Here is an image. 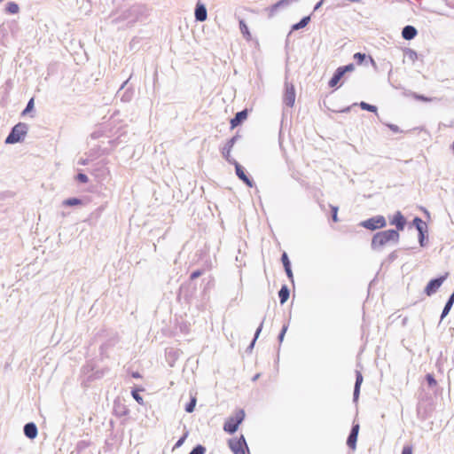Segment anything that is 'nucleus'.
I'll return each mask as SVG.
<instances>
[{
    "instance_id": "10",
    "label": "nucleus",
    "mask_w": 454,
    "mask_h": 454,
    "mask_svg": "<svg viewBox=\"0 0 454 454\" xmlns=\"http://www.w3.org/2000/svg\"><path fill=\"white\" fill-rule=\"evenodd\" d=\"M230 164L234 165L235 173L237 176L248 187L252 188L254 185V182L252 178H250L245 171V168L235 160L234 162H229Z\"/></svg>"
},
{
    "instance_id": "31",
    "label": "nucleus",
    "mask_w": 454,
    "mask_h": 454,
    "mask_svg": "<svg viewBox=\"0 0 454 454\" xmlns=\"http://www.w3.org/2000/svg\"><path fill=\"white\" fill-rule=\"evenodd\" d=\"M404 53L413 62L418 59V53L411 48L405 49Z\"/></svg>"
},
{
    "instance_id": "20",
    "label": "nucleus",
    "mask_w": 454,
    "mask_h": 454,
    "mask_svg": "<svg viewBox=\"0 0 454 454\" xmlns=\"http://www.w3.org/2000/svg\"><path fill=\"white\" fill-rule=\"evenodd\" d=\"M290 296V290L287 286L283 285L278 291V298L281 304H284L287 301Z\"/></svg>"
},
{
    "instance_id": "60",
    "label": "nucleus",
    "mask_w": 454,
    "mask_h": 454,
    "mask_svg": "<svg viewBox=\"0 0 454 454\" xmlns=\"http://www.w3.org/2000/svg\"><path fill=\"white\" fill-rule=\"evenodd\" d=\"M290 34H292V30L289 31V34H287V36H290Z\"/></svg>"
},
{
    "instance_id": "22",
    "label": "nucleus",
    "mask_w": 454,
    "mask_h": 454,
    "mask_svg": "<svg viewBox=\"0 0 454 454\" xmlns=\"http://www.w3.org/2000/svg\"><path fill=\"white\" fill-rule=\"evenodd\" d=\"M310 21V16L303 17L299 22L292 26V31L299 30L305 27Z\"/></svg>"
},
{
    "instance_id": "30",
    "label": "nucleus",
    "mask_w": 454,
    "mask_h": 454,
    "mask_svg": "<svg viewBox=\"0 0 454 454\" xmlns=\"http://www.w3.org/2000/svg\"><path fill=\"white\" fill-rule=\"evenodd\" d=\"M90 446V442L85 440H81L76 443L75 450L77 452H82Z\"/></svg>"
},
{
    "instance_id": "18",
    "label": "nucleus",
    "mask_w": 454,
    "mask_h": 454,
    "mask_svg": "<svg viewBox=\"0 0 454 454\" xmlns=\"http://www.w3.org/2000/svg\"><path fill=\"white\" fill-rule=\"evenodd\" d=\"M418 31L415 27L407 25L402 30V36L405 40H412L416 37Z\"/></svg>"
},
{
    "instance_id": "2",
    "label": "nucleus",
    "mask_w": 454,
    "mask_h": 454,
    "mask_svg": "<svg viewBox=\"0 0 454 454\" xmlns=\"http://www.w3.org/2000/svg\"><path fill=\"white\" fill-rule=\"evenodd\" d=\"M399 238V232L393 229L376 232L372 236L371 247L374 251H381L383 247L389 242L397 244Z\"/></svg>"
},
{
    "instance_id": "21",
    "label": "nucleus",
    "mask_w": 454,
    "mask_h": 454,
    "mask_svg": "<svg viewBox=\"0 0 454 454\" xmlns=\"http://www.w3.org/2000/svg\"><path fill=\"white\" fill-rule=\"evenodd\" d=\"M344 76L343 73L340 72V70L339 68H337L335 70V72L333 73L332 78L330 79L329 82H328V85L331 87V88H333L335 87L339 82L340 81V79Z\"/></svg>"
},
{
    "instance_id": "38",
    "label": "nucleus",
    "mask_w": 454,
    "mask_h": 454,
    "mask_svg": "<svg viewBox=\"0 0 454 454\" xmlns=\"http://www.w3.org/2000/svg\"><path fill=\"white\" fill-rule=\"evenodd\" d=\"M343 74H345L348 72H351L355 69L354 64L350 63L346 66L339 67H338Z\"/></svg>"
},
{
    "instance_id": "11",
    "label": "nucleus",
    "mask_w": 454,
    "mask_h": 454,
    "mask_svg": "<svg viewBox=\"0 0 454 454\" xmlns=\"http://www.w3.org/2000/svg\"><path fill=\"white\" fill-rule=\"evenodd\" d=\"M413 225L419 232V242L421 247H424L425 232L427 231V223L419 216H416L412 221Z\"/></svg>"
},
{
    "instance_id": "26",
    "label": "nucleus",
    "mask_w": 454,
    "mask_h": 454,
    "mask_svg": "<svg viewBox=\"0 0 454 454\" xmlns=\"http://www.w3.org/2000/svg\"><path fill=\"white\" fill-rule=\"evenodd\" d=\"M20 11L18 4L15 2H9L5 6V12L10 14H16Z\"/></svg>"
},
{
    "instance_id": "23",
    "label": "nucleus",
    "mask_w": 454,
    "mask_h": 454,
    "mask_svg": "<svg viewBox=\"0 0 454 454\" xmlns=\"http://www.w3.org/2000/svg\"><path fill=\"white\" fill-rule=\"evenodd\" d=\"M263 322H264V319L261 322V324L259 325L258 328L256 329L254 336V339L252 340L250 345L247 347V348L246 350L247 352H251L252 349L254 348L255 341H256L257 338L259 337V335H260V333L262 332V326H263Z\"/></svg>"
},
{
    "instance_id": "58",
    "label": "nucleus",
    "mask_w": 454,
    "mask_h": 454,
    "mask_svg": "<svg viewBox=\"0 0 454 454\" xmlns=\"http://www.w3.org/2000/svg\"><path fill=\"white\" fill-rule=\"evenodd\" d=\"M258 377H259V375H258V374H257V375H255V376L254 377V380H256Z\"/></svg>"
},
{
    "instance_id": "39",
    "label": "nucleus",
    "mask_w": 454,
    "mask_h": 454,
    "mask_svg": "<svg viewBox=\"0 0 454 454\" xmlns=\"http://www.w3.org/2000/svg\"><path fill=\"white\" fill-rule=\"evenodd\" d=\"M330 207H331V213H332V219L334 223H337L339 221V219H338L339 207L336 206H333V205H331Z\"/></svg>"
},
{
    "instance_id": "55",
    "label": "nucleus",
    "mask_w": 454,
    "mask_h": 454,
    "mask_svg": "<svg viewBox=\"0 0 454 454\" xmlns=\"http://www.w3.org/2000/svg\"><path fill=\"white\" fill-rule=\"evenodd\" d=\"M128 82H129V79H128V80H126L125 82H123V83L121 84V86L120 90H122V89L126 86V84L128 83Z\"/></svg>"
},
{
    "instance_id": "33",
    "label": "nucleus",
    "mask_w": 454,
    "mask_h": 454,
    "mask_svg": "<svg viewBox=\"0 0 454 454\" xmlns=\"http://www.w3.org/2000/svg\"><path fill=\"white\" fill-rule=\"evenodd\" d=\"M367 56L365 53L356 52L354 54V59L358 65L363 64V62L366 59Z\"/></svg>"
},
{
    "instance_id": "4",
    "label": "nucleus",
    "mask_w": 454,
    "mask_h": 454,
    "mask_svg": "<svg viewBox=\"0 0 454 454\" xmlns=\"http://www.w3.org/2000/svg\"><path fill=\"white\" fill-rule=\"evenodd\" d=\"M245 419V411L242 409L237 410L235 414L230 417L223 424V430L232 434L237 432L239 426Z\"/></svg>"
},
{
    "instance_id": "8",
    "label": "nucleus",
    "mask_w": 454,
    "mask_h": 454,
    "mask_svg": "<svg viewBox=\"0 0 454 454\" xmlns=\"http://www.w3.org/2000/svg\"><path fill=\"white\" fill-rule=\"evenodd\" d=\"M447 277H448V273H446L443 276H440L438 278L431 279L426 286L424 293L427 296H432L433 294H434L437 292V290L440 288V286L442 285V283L445 281Z\"/></svg>"
},
{
    "instance_id": "29",
    "label": "nucleus",
    "mask_w": 454,
    "mask_h": 454,
    "mask_svg": "<svg viewBox=\"0 0 454 454\" xmlns=\"http://www.w3.org/2000/svg\"><path fill=\"white\" fill-rule=\"evenodd\" d=\"M197 399L196 397H191L190 402L185 405V411L188 413H192L196 406Z\"/></svg>"
},
{
    "instance_id": "12",
    "label": "nucleus",
    "mask_w": 454,
    "mask_h": 454,
    "mask_svg": "<svg viewBox=\"0 0 454 454\" xmlns=\"http://www.w3.org/2000/svg\"><path fill=\"white\" fill-rule=\"evenodd\" d=\"M359 429H360L359 424L353 423L351 430H350L349 434L347 439V445L348 446V448H350L353 450H356V441H357V437H358Z\"/></svg>"
},
{
    "instance_id": "1",
    "label": "nucleus",
    "mask_w": 454,
    "mask_h": 454,
    "mask_svg": "<svg viewBox=\"0 0 454 454\" xmlns=\"http://www.w3.org/2000/svg\"><path fill=\"white\" fill-rule=\"evenodd\" d=\"M150 15V10L145 4H134L131 7L121 12H112L110 22L114 25H120V28L134 26L137 22L145 20Z\"/></svg>"
},
{
    "instance_id": "56",
    "label": "nucleus",
    "mask_w": 454,
    "mask_h": 454,
    "mask_svg": "<svg viewBox=\"0 0 454 454\" xmlns=\"http://www.w3.org/2000/svg\"><path fill=\"white\" fill-rule=\"evenodd\" d=\"M350 107H346L342 110L343 113H348L349 111Z\"/></svg>"
},
{
    "instance_id": "62",
    "label": "nucleus",
    "mask_w": 454,
    "mask_h": 454,
    "mask_svg": "<svg viewBox=\"0 0 454 454\" xmlns=\"http://www.w3.org/2000/svg\"><path fill=\"white\" fill-rule=\"evenodd\" d=\"M3 2V0H0V3Z\"/></svg>"
},
{
    "instance_id": "51",
    "label": "nucleus",
    "mask_w": 454,
    "mask_h": 454,
    "mask_svg": "<svg viewBox=\"0 0 454 454\" xmlns=\"http://www.w3.org/2000/svg\"><path fill=\"white\" fill-rule=\"evenodd\" d=\"M416 98L419 100H422V101H425V102H427L429 101V98H427V97L423 96V95H417Z\"/></svg>"
},
{
    "instance_id": "13",
    "label": "nucleus",
    "mask_w": 454,
    "mask_h": 454,
    "mask_svg": "<svg viewBox=\"0 0 454 454\" xmlns=\"http://www.w3.org/2000/svg\"><path fill=\"white\" fill-rule=\"evenodd\" d=\"M390 224L396 227L395 231H403L406 225V219L400 211H397L390 221Z\"/></svg>"
},
{
    "instance_id": "9",
    "label": "nucleus",
    "mask_w": 454,
    "mask_h": 454,
    "mask_svg": "<svg viewBox=\"0 0 454 454\" xmlns=\"http://www.w3.org/2000/svg\"><path fill=\"white\" fill-rule=\"evenodd\" d=\"M240 135L237 133L235 136H233L231 138H230L221 150V153L223 157L228 161V162H234L235 159H233L231 156V149L233 148L234 145L237 143V141L240 138Z\"/></svg>"
},
{
    "instance_id": "49",
    "label": "nucleus",
    "mask_w": 454,
    "mask_h": 454,
    "mask_svg": "<svg viewBox=\"0 0 454 454\" xmlns=\"http://www.w3.org/2000/svg\"><path fill=\"white\" fill-rule=\"evenodd\" d=\"M397 258V254L395 251L390 253L387 256L388 262H394Z\"/></svg>"
},
{
    "instance_id": "57",
    "label": "nucleus",
    "mask_w": 454,
    "mask_h": 454,
    "mask_svg": "<svg viewBox=\"0 0 454 454\" xmlns=\"http://www.w3.org/2000/svg\"><path fill=\"white\" fill-rule=\"evenodd\" d=\"M104 348H105V345H102V346L100 347V349H101V350H103Z\"/></svg>"
},
{
    "instance_id": "40",
    "label": "nucleus",
    "mask_w": 454,
    "mask_h": 454,
    "mask_svg": "<svg viewBox=\"0 0 454 454\" xmlns=\"http://www.w3.org/2000/svg\"><path fill=\"white\" fill-rule=\"evenodd\" d=\"M281 261H282V263H283V266H284V269H286V267H291V262L288 258V255L286 252H284L281 255Z\"/></svg>"
},
{
    "instance_id": "52",
    "label": "nucleus",
    "mask_w": 454,
    "mask_h": 454,
    "mask_svg": "<svg viewBox=\"0 0 454 454\" xmlns=\"http://www.w3.org/2000/svg\"><path fill=\"white\" fill-rule=\"evenodd\" d=\"M129 98H130V97L129 96L128 91H126V92L123 94V96L121 97V100H123V101H129Z\"/></svg>"
},
{
    "instance_id": "54",
    "label": "nucleus",
    "mask_w": 454,
    "mask_h": 454,
    "mask_svg": "<svg viewBox=\"0 0 454 454\" xmlns=\"http://www.w3.org/2000/svg\"><path fill=\"white\" fill-rule=\"evenodd\" d=\"M131 376L136 379L141 378V375L138 372H132Z\"/></svg>"
},
{
    "instance_id": "28",
    "label": "nucleus",
    "mask_w": 454,
    "mask_h": 454,
    "mask_svg": "<svg viewBox=\"0 0 454 454\" xmlns=\"http://www.w3.org/2000/svg\"><path fill=\"white\" fill-rule=\"evenodd\" d=\"M114 412L118 417H123L129 413V410L124 405H115Z\"/></svg>"
},
{
    "instance_id": "19",
    "label": "nucleus",
    "mask_w": 454,
    "mask_h": 454,
    "mask_svg": "<svg viewBox=\"0 0 454 454\" xmlns=\"http://www.w3.org/2000/svg\"><path fill=\"white\" fill-rule=\"evenodd\" d=\"M207 13L204 4H197L195 7V19L198 21H204L207 20Z\"/></svg>"
},
{
    "instance_id": "45",
    "label": "nucleus",
    "mask_w": 454,
    "mask_h": 454,
    "mask_svg": "<svg viewBox=\"0 0 454 454\" xmlns=\"http://www.w3.org/2000/svg\"><path fill=\"white\" fill-rule=\"evenodd\" d=\"M285 271H286V273L287 278H288L292 282H294V274H293V271H292L291 267H286V268L285 269Z\"/></svg>"
},
{
    "instance_id": "5",
    "label": "nucleus",
    "mask_w": 454,
    "mask_h": 454,
    "mask_svg": "<svg viewBox=\"0 0 454 454\" xmlns=\"http://www.w3.org/2000/svg\"><path fill=\"white\" fill-rule=\"evenodd\" d=\"M360 225L367 230L375 231L386 227L387 222L383 215H376L361 222Z\"/></svg>"
},
{
    "instance_id": "36",
    "label": "nucleus",
    "mask_w": 454,
    "mask_h": 454,
    "mask_svg": "<svg viewBox=\"0 0 454 454\" xmlns=\"http://www.w3.org/2000/svg\"><path fill=\"white\" fill-rule=\"evenodd\" d=\"M205 452L206 448L201 444H198L195 447H193V449L189 454H205Z\"/></svg>"
},
{
    "instance_id": "48",
    "label": "nucleus",
    "mask_w": 454,
    "mask_h": 454,
    "mask_svg": "<svg viewBox=\"0 0 454 454\" xmlns=\"http://www.w3.org/2000/svg\"><path fill=\"white\" fill-rule=\"evenodd\" d=\"M91 160L90 158H81L79 160H78V164L79 165H82V166H85V165H88L90 163V161Z\"/></svg>"
},
{
    "instance_id": "47",
    "label": "nucleus",
    "mask_w": 454,
    "mask_h": 454,
    "mask_svg": "<svg viewBox=\"0 0 454 454\" xmlns=\"http://www.w3.org/2000/svg\"><path fill=\"white\" fill-rule=\"evenodd\" d=\"M401 454H412V447L409 445L404 446Z\"/></svg>"
},
{
    "instance_id": "53",
    "label": "nucleus",
    "mask_w": 454,
    "mask_h": 454,
    "mask_svg": "<svg viewBox=\"0 0 454 454\" xmlns=\"http://www.w3.org/2000/svg\"><path fill=\"white\" fill-rule=\"evenodd\" d=\"M323 2H324V0H320L318 3H317V4L314 7V11L318 10L322 6Z\"/></svg>"
},
{
    "instance_id": "41",
    "label": "nucleus",
    "mask_w": 454,
    "mask_h": 454,
    "mask_svg": "<svg viewBox=\"0 0 454 454\" xmlns=\"http://www.w3.org/2000/svg\"><path fill=\"white\" fill-rule=\"evenodd\" d=\"M76 180H77L79 183L86 184V183H88L89 178H88L87 175H85L84 173H79V174H77V176H76Z\"/></svg>"
},
{
    "instance_id": "43",
    "label": "nucleus",
    "mask_w": 454,
    "mask_h": 454,
    "mask_svg": "<svg viewBox=\"0 0 454 454\" xmlns=\"http://www.w3.org/2000/svg\"><path fill=\"white\" fill-rule=\"evenodd\" d=\"M131 395L139 404H143V397L139 395L137 390H132Z\"/></svg>"
},
{
    "instance_id": "42",
    "label": "nucleus",
    "mask_w": 454,
    "mask_h": 454,
    "mask_svg": "<svg viewBox=\"0 0 454 454\" xmlns=\"http://www.w3.org/2000/svg\"><path fill=\"white\" fill-rule=\"evenodd\" d=\"M287 329H288V325H286V324H285V325H283V327H282V329H281V331H280V333H279L278 336V341H279L280 343L283 341L284 337H285V334H286V333Z\"/></svg>"
},
{
    "instance_id": "34",
    "label": "nucleus",
    "mask_w": 454,
    "mask_h": 454,
    "mask_svg": "<svg viewBox=\"0 0 454 454\" xmlns=\"http://www.w3.org/2000/svg\"><path fill=\"white\" fill-rule=\"evenodd\" d=\"M106 371L107 372L108 369H104V370H101V371H96L95 372L90 374L88 378H89V380H98V379H100V378H102L104 376Z\"/></svg>"
},
{
    "instance_id": "44",
    "label": "nucleus",
    "mask_w": 454,
    "mask_h": 454,
    "mask_svg": "<svg viewBox=\"0 0 454 454\" xmlns=\"http://www.w3.org/2000/svg\"><path fill=\"white\" fill-rule=\"evenodd\" d=\"M203 274V270H197L195 271H193L191 276H190V279L191 280H194L198 278H200L201 275Z\"/></svg>"
},
{
    "instance_id": "15",
    "label": "nucleus",
    "mask_w": 454,
    "mask_h": 454,
    "mask_svg": "<svg viewBox=\"0 0 454 454\" xmlns=\"http://www.w3.org/2000/svg\"><path fill=\"white\" fill-rule=\"evenodd\" d=\"M23 432L25 436L30 440L35 439L38 434L37 427L34 422H28L25 424L23 427Z\"/></svg>"
},
{
    "instance_id": "17",
    "label": "nucleus",
    "mask_w": 454,
    "mask_h": 454,
    "mask_svg": "<svg viewBox=\"0 0 454 454\" xmlns=\"http://www.w3.org/2000/svg\"><path fill=\"white\" fill-rule=\"evenodd\" d=\"M363 375L359 371H356V382L354 386V392H353V401L356 402L359 397L360 394V387L363 383Z\"/></svg>"
},
{
    "instance_id": "14",
    "label": "nucleus",
    "mask_w": 454,
    "mask_h": 454,
    "mask_svg": "<svg viewBox=\"0 0 454 454\" xmlns=\"http://www.w3.org/2000/svg\"><path fill=\"white\" fill-rule=\"evenodd\" d=\"M248 115V110L244 109L242 111L238 112L235 116L231 119V129H235L239 126L244 121L247 120Z\"/></svg>"
},
{
    "instance_id": "61",
    "label": "nucleus",
    "mask_w": 454,
    "mask_h": 454,
    "mask_svg": "<svg viewBox=\"0 0 454 454\" xmlns=\"http://www.w3.org/2000/svg\"><path fill=\"white\" fill-rule=\"evenodd\" d=\"M118 1H119V0H114V4H117V2H118Z\"/></svg>"
},
{
    "instance_id": "35",
    "label": "nucleus",
    "mask_w": 454,
    "mask_h": 454,
    "mask_svg": "<svg viewBox=\"0 0 454 454\" xmlns=\"http://www.w3.org/2000/svg\"><path fill=\"white\" fill-rule=\"evenodd\" d=\"M34 106H35V103H34V98H30L29 101L27 102V106H26V108L23 110L22 112V115H26L28 113H30L31 111H33L34 109Z\"/></svg>"
},
{
    "instance_id": "25",
    "label": "nucleus",
    "mask_w": 454,
    "mask_h": 454,
    "mask_svg": "<svg viewBox=\"0 0 454 454\" xmlns=\"http://www.w3.org/2000/svg\"><path fill=\"white\" fill-rule=\"evenodd\" d=\"M239 28H240V32L243 35V36L247 40H250L251 34L249 32L248 27L247 26L246 22L243 20H239Z\"/></svg>"
},
{
    "instance_id": "7",
    "label": "nucleus",
    "mask_w": 454,
    "mask_h": 454,
    "mask_svg": "<svg viewBox=\"0 0 454 454\" xmlns=\"http://www.w3.org/2000/svg\"><path fill=\"white\" fill-rule=\"evenodd\" d=\"M228 445L234 454H246V450H248L247 442L243 435L239 438L230 439Z\"/></svg>"
},
{
    "instance_id": "37",
    "label": "nucleus",
    "mask_w": 454,
    "mask_h": 454,
    "mask_svg": "<svg viewBox=\"0 0 454 454\" xmlns=\"http://www.w3.org/2000/svg\"><path fill=\"white\" fill-rule=\"evenodd\" d=\"M426 380L428 384V387H433L436 386V384H437L436 380L434 379V375L431 373H427L426 375Z\"/></svg>"
},
{
    "instance_id": "50",
    "label": "nucleus",
    "mask_w": 454,
    "mask_h": 454,
    "mask_svg": "<svg viewBox=\"0 0 454 454\" xmlns=\"http://www.w3.org/2000/svg\"><path fill=\"white\" fill-rule=\"evenodd\" d=\"M368 58H369V61H370L371 65L373 67V68L375 70H377L378 67H377V64H376L375 60L371 56H369Z\"/></svg>"
},
{
    "instance_id": "46",
    "label": "nucleus",
    "mask_w": 454,
    "mask_h": 454,
    "mask_svg": "<svg viewBox=\"0 0 454 454\" xmlns=\"http://www.w3.org/2000/svg\"><path fill=\"white\" fill-rule=\"evenodd\" d=\"M387 126L395 133H400L402 132L401 129H399V127L395 124H387Z\"/></svg>"
},
{
    "instance_id": "16",
    "label": "nucleus",
    "mask_w": 454,
    "mask_h": 454,
    "mask_svg": "<svg viewBox=\"0 0 454 454\" xmlns=\"http://www.w3.org/2000/svg\"><path fill=\"white\" fill-rule=\"evenodd\" d=\"M288 6L287 0H279L276 4H272L270 7L264 9V12H267L269 18H271L275 15L278 9Z\"/></svg>"
},
{
    "instance_id": "6",
    "label": "nucleus",
    "mask_w": 454,
    "mask_h": 454,
    "mask_svg": "<svg viewBox=\"0 0 454 454\" xmlns=\"http://www.w3.org/2000/svg\"><path fill=\"white\" fill-rule=\"evenodd\" d=\"M295 97L296 93L294 85L286 80L283 94V103L288 107H293L295 102Z\"/></svg>"
},
{
    "instance_id": "24",
    "label": "nucleus",
    "mask_w": 454,
    "mask_h": 454,
    "mask_svg": "<svg viewBox=\"0 0 454 454\" xmlns=\"http://www.w3.org/2000/svg\"><path fill=\"white\" fill-rule=\"evenodd\" d=\"M82 204H83L82 200L81 199L75 198V197L68 198L63 201V205L67 206V207H74V206H79V205H82Z\"/></svg>"
},
{
    "instance_id": "27",
    "label": "nucleus",
    "mask_w": 454,
    "mask_h": 454,
    "mask_svg": "<svg viewBox=\"0 0 454 454\" xmlns=\"http://www.w3.org/2000/svg\"><path fill=\"white\" fill-rule=\"evenodd\" d=\"M358 106L361 107V109L377 114L378 108L376 106L368 104L364 101H361Z\"/></svg>"
},
{
    "instance_id": "59",
    "label": "nucleus",
    "mask_w": 454,
    "mask_h": 454,
    "mask_svg": "<svg viewBox=\"0 0 454 454\" xmlns=\"http://www.w3.org/2000/svg\"><path fill=\"white\" fill-rule=\"evenodd\" d=\"M290 34H292V30L289 31V34H287V36H290Z\"/></svg>"
},
{
    "instance_id": "32",
    "label": "nucleus",
    "mask_w": 454,
    "mask_h": 454,
    "mask_svg": "<svg viewBox=\"0 0 454 454\" xmlns=\"http://www.w3.org/2000/svg\"><path fill=\"white\" fill-rule=\"evenodd\" d=\"M188 434H189V432L187 430H185V432L184 433V434L179 438V440L176 442V444L174 445L173 447V450L177 449V448H180L184 441L186 440V438L188 437Z\"/></svg>"
},
{
    "instance_id": "3",
    "label": "nucleus",
    "mask_w": 454,
    "mask_h": 454,
    "mask_svg": "<svg viewBox=\"0 0 454 454\" xmlns=\"http://www.w3.org/2000/svg\"><path fill=\"white\" fill-rule=\"evenodd\" d=\"M28 126L24 122H19L14 125L7 137L5 138V144L12 145L22 142L27 133Z\"/></svg>"
}]
</instances>
